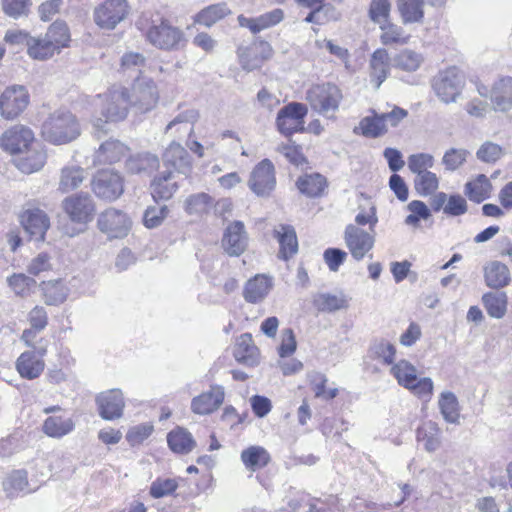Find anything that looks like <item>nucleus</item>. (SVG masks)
Wrapping results in <instances>:
<instances>
[{"instance_id": "4468645a", "label": "nucleus", "mask_w": 512, "mask_h": 512, "mask_svg": "<svg viewBox=\"0 0 512 512\" xmlns=\"http://www.w3.org/2000/svg\"><path fill=\"white\" fill-rule=\"evenodd\" d=\"M271 55V45L263 40L255 41L249 46L238 48L240 65L248 72L260 68L263 62L269 59Z\"/></svg>"}, {"instance_id": "0eeeda50", "label": "nucleus", "mask_w": 512, "mask_h": 512, "mask_svg": "<svg viewBox=\"0 0 512 512\" xmlns=\"http://www.w3.org/2000/svg\"><path fill=\"white\" fill-rule=\"evenodd\" d=\"M130 105L139 113L151 111L157 104L159 94L155 82L147 77H137L132 85Z\"/></svg>"}, {"instance_id": "13d9d810", "label": "nucleus", "mask_w": 512, "mask_h": 512, "mask_svg": "<svg viewBox=\"0 0 512 512\" xmlns=\"http://www.w3.org/2000/svg\"><path fill=\"white\" fill-rule=\"evenodd\" d=\"M9 287L18 296L25 297L29 295L36 281L25 274H13L7 279Z\"/></svg>"}, {"instance_id": "9d476101", "label": "nucleus", "mask_w": 512, "mask_h": 512, "mask_svg": "<svg viewBox=\"0 0 512 512\" xmlns=\"http://www.w3.org/2000/svg\"><path fill=\"white\" fill-rule=\"evenodd\" d=\"M146 38L153 46L171 50L176 49L183 39L182 31L172 26L167 20L153 23L146 32Z\"/></svg>"}, {"instance_id": "f8f14e48", "label": "nucleus", "mask_w": 512, "mask_h": 512, "mask_svg": "<svg viewBox=\"0 0 512 512\" xmlns=\"http://www.w3.org/2000/svg\"><path fill=\"white\" fill-rule=\"evenodd\" d=\"M308 109L306 105L292 102L281 108L278 112L276 125L280 133L289 136L303 129L304 118Z\"/></svg>"}, {"instance_id": "a211bd4d", "label": "nucleus", "mask_w": 512, "mask_h": 512, "mask_svg": "<svg viewBox=\"0 0 512 512\" xmlns=\"http://www.w3.org/2000/svg\"><path fill=\"white\" fill-rule=\"evenodd\" d=\"M99 415L104 420L120 418L125 406L123 394L119 389H111L100 393L96 397Z\"/></svg>"}, {"instance_id": "37998d69", "label": "nucleus", "mask_w": 512, "mask_h": 512, "mask_svg": "<svg viewBox=\"0 0 512 512\" xmlns=\"http://www.w3.org/2000/svg\"><path fill=\"white\" fill-rule=\"evenodd\" d=\"M492 185L484 175H478L473 181L465 184L464 193L473 202L480 203L489 198Z\"/></svg>"}, {"instance_id": "052dcab7", "label": "nucleus", "mask_w": 512, "mask_h": 512, "mask_svg": "<svg viewBox=\"0 0 512 512\" xmlns=\"http://www.w3.org/2000/svg\"><path fill=\"white\" fill-rule=\"evenodd\" d=\"M407 208L411 212L405 219L407 225L417 227L421 219L427 220L431 216L429 208L422 201L413 200Z\"/></svg>"}, {"instance_id": "a878e982", "label": "nucleus", "mask_w": 512, "mask_h": 512, "mask_svg": "<svg viewBox=\"0 0 512 512\" xmlns=\"http://www.w3.org/2000/svg\"><path fill=\"white\" fill-rule=\"evenodd\" d=\"M158 167V157L148 152L132 155L125 162V170L128 174L140 176H149Z\"/></svg>"}, {"instance_id": "9b49d317", "label": "nucleus", "mask_w": 512, "mask_h": 512, "mask_svg": "<svg viewBox=\"0 0 512 512\" xmlns=\"http://www.w3.org/2000/svg\"><path fill=\"white\" fill-rule=\"evenodd\" d=\"M33 131L22 124H16L6 129L0 136V147L10 154H20L34 142Z\"/></svg>"}, {"instance_id": "e2e57ef3", "label": "nucleus", "mask_w": 512, "mask_h": 512, "mask_svg": "<svg viewBox=\"0 0 512 512\" xmlns=\"http://www.w3.org/2000/svg\"><path fill=\"white\" fill-rule=\"evenodd\" d=\"M168 214L169 209L166 205L160 207L150 206L144 212L143 223L149 229L156 228L161 225Z\"/></svg>"}, {"instance_id": "5fc2aeb1", "label": "nucleus", "mask_w": 512, "mask_h": 512, "mask_svg": "<svg viewBox=\"0 0 512 512\" xmlns=\"http://www.w3.org/2000/svg\"><path fill=\"white\" fill-rule=\"evenodd\" d=\"M45 35L52 42L53 46H57V51L68 46L70 42V33L65 22L56 21L50 25Z\"/></svg>"}, {"instance_id": "3c124183", "label": "nucleus", "mask_w": 512, "mask_h": 512, "mask_svg": "<svg viewBox=\"0 0 512 512\" xmlns=\"http://www.w3.org/2000/svg\"><path fill=\"white\" fill-rule=\"evenodd\" d=\"M397 6L403 23L422 21L424 16L423 0H398Z\"/></svg>"}, {"instance_id": "2f4dec72", "label": "nucleus", "mask_w": 512, "mask_h": 512, "mask_svg": "<svg viewBox=\"0 0 512 512\" xmlns=\"http://www.w3.org/2000/svg\"><path fill=\"white\" fill-rule=\"evenodd\" d=\"M442 431L436 422L431 420L423 422L417 429V440L423 443L424 449L429 452H435L441 446Z\"/></svg>"}, {"instance_id": "79ce46f5", "label": "nucleus", "mask_w": 512, "mask_h": 512, "mask_svg": "<svg viewBox=\"0 0 512 512\" xmlns=\"http://www.w3.org/2000/svg\"><path fill=\"white\" fill-rule=\"evenodd\" d=\"M438 407L443 419L451 424H458L460 408L456 395L453 392L445 391L440 394Z\"/></svg>"}, {"instance_id": "338daca9", "label": "nucleus", "mask_w": 512, "mask_h": 512, "mask_svg": "<svg viewBox=\"0 0 512 512\" xmlns=\"http://www.w3.org/2000/svg\"><path fill=\"white\" fill-rule=\"evenodd\" d=\"M146 58L138 52H127L121 58L123 72H140L145 66Z\"/></svg>"}, {"instance_id": "6e6552de", "label": "nucleus", "mask_w": 512, "mask_h": 512, "mask_svg": "<svg viewBox=\"0 0 512 512\" xmlns=\"http://www.w3.org/2000/svg\"><path fill=\"white\" fill-rule=\"evenodd\" d=\"M62 207L70 220L85 226L91 222L96 213V207L90 195L78 193L65 198Z\"/></svg>"}, {"instance_id": "ea45409f", "label": "nucleus", "mask_w": 512, "mask_h": 512, "mask_svg": "<svg viewBox=\"0 0 512 512\" xmlns=\"http://www.w3.org/2000/svg\"><path fill=\"white\" fill-rule=\"evenodd\" d=\"M313 305L319 312L332 313L348 307L344 294L318 293L314 296Z\"/></svg>"}, {"instance_id": "ddd939ff", "label": "nucleus", "mask_w": 512, "mask_h": 512, "mask_svg": "<svg viewBox=\"0 0 512 512\" xmlns=\"http://www.w3.org/2000/svg\"><path fill=\"white\" fill-rule=\"evenodd\" d=\"M92 189L97 197L113 201L124 192L123 178L115 171L106 170L99 172L93 182Z\"/></svg>"}, {"instance_id": "6e6d98bb", "label": "nucleus", "mask_w": 512, "mask_h": 512, "mask_svg": "<svg viewBox=\"0 0 512 512\" xmlns=\"http://www.w3.org/2000/svg\"><path fill=\"white\" fill-rule=\"evenodd\" d=\"M438 185V177L431 171L415 175L414 188L421 196L433 194L437 190Z\"/></svg>"}, {"instance_id": "de8ad7c7", "label": "nucleus", "mask_w": 512, "mask_h": 512, "mask_svg": "<svg viewBox=\"0 0 512 512\" xmlns=\"http://www.w3.org/2000/svg\"><path fill=\"white\" fill-rule=\"evenodd\" d=\"M423 61L422 54L411 49H403L392 58V65L406 72H414Z\"/></svg>"}, {"instance_id": "e433bc0d", "label": "nucleus", "mask_w": 512, "mask_h": 512, "mask_svg": "<svg viewBox=\"0 0 512 512\" xmlns=\"http://www.w3.org/2000/svg\"><path fill=\"white\" fill-rule=\"evenodd\" d=\"M241 461L247 470L255 472L270 462V455L264 447L253 445L241 452Z\"/></svg>"}, {"instance_id": "f704fd0d", "label": "nucleus", "mask_w": 512, "mask_h": 512, "mask_svg": "<svg viewBox=\"0 0 512 512\" xmlns=\"http://www.w3.org/2000/svg\"><path fill=\"white\" fill-rule=\"evenodd\" d=\"M75 423L71 418L63 416H49L42 425V431L51 438L60 439L71 433Z\"/></svg>"}, {"instance_id": "7ed1b4c3", "label": "nucleus", "mask_w": 512, "mask_h": 512, "mask_svg": "<svg viewBox=\"0 0 512 512\" xmlns=\"http://www.w3.org/2000/svg\"><path fill=\"white\" fill-rule=\"evenodd\" d=\"M390 374L397 383L424 401H429L434 384L430 377H418V369L408 360L401 359L390 368Z\"/></svg>"}, {"instance_id": "7c9ffc66", "label": "nucleus", "mask_w": 512, "mask_h": 512, "mask_svg": "<svg viewBox=\"0 0 512 512\" xmlns=\"http://www.w3.org/2000/svg\"><path fill=\"white\" fill-rule=\"evenodd\" d=\"M484 279L491 288H503L511 281L509 268L499 261H491L484 267Z\"/></svg>"}, {"instance_id": "412c9836", "label": "nucleus", "mask_w": 512, "mask_h": 512, "mask_svg": "<svg viewBox=\"0 0 512 512\" xmlns=\"http://www.w3.org/2000/svg\"><path fill=\"white\" fill-rule=\"evenodd\" d=\"M224 389L221 386H212L207 392H204L193 398L191 409L199 415H207L216 411L224 401Z\"/></svg>"}, {"instance_id": "49530a36", "label": "nucleus", "mask_w": 512, "mask_h": 512, "mask_svg": "<svg viewBox=\"0 0 512 512\" xmlns=\"http://www.w3.org/2000/svg\"><path fill=\"white\" fill-rule=\"evenodd\" d=\"M41 289L48 305H58L63 303L68 296V288L62 280H50L42 282Z\"/></svg>"}, {"instance_id": "393cba45", "label": "nucleus", "mask_w": 512, "mask_h": 512, "mask_svg": "<svg viewBox=\"0 0 512 512\" xmlns=\"http://www.w3.org/2000/svg\"><path fill=\"white\" fill-rule=\"evenodd\" d=\"M272 287V277L264 274H257L245 284L243 297L249 303H259L265 299Z\"/></svg>"}, {"instance_id": "423d86ee", "label": "nucleus", "mask_w": 512, "mask_h": 512, "mask_svg": "<svg viewBox=\"0 0 512 512\" xmlns=\"http://www.w3.org/2000/svg\"><path fill=\"white\" fill-rule=\"evenodd\" d=\"M130 13L127 0H105L95 7L93 20L103 30H114Z\"/></svg>"}, {"instance_id": "aec40b11", "label": "nucleus", "mask_w": 512, "mask_h": 512, "mask_svg": "<svg viewBox=\"0 0 512 512\" xmlns=\"http://www.w3.org/2000/svg\"><path fill=\"white\" fill-rule=\"evenodd\" d=\"M21 224L25 231L35 240L42 241L48 228L50 220L47 214L39 208L25 210L20 216Z\"/></svg>"}, {"instance_id": "864d4df0", "label": "nucleus", "mask_w": 512, "mask_h": 512, "mask_svg": "<svg viewBox=\"0 0 512 512\" xmlns=\"http://www.w3.org/2000/svg\"><path fill=\"white\" fill-rule=\"evenodd\" d=\"M213 199L206 193L190 195L185 201V211L190 215H202L210 211Z\"/></svg>"}, {"instance_id": "69168bd1", "label": "nucleus", "mask_w": 512, "mask_h": 512, "mask_svg": "<svg viewBox=\"0 0 512 512\" xmlns=\"http://www.w3.org/2000/svg\"><path fill=\"white\" fill-rule=\"evenodd\" d=\"M468 151L465 149L451 148L447 150L442 158V163L447 170L454 171L466 161Z\"/></svg>"}, {"instance_id": "603ef678", "label": "nucleus", "mask_w": 512, "mask_h": 512, "mask_svg": "<svg viewBox=\"0 0 512 512\" xmlns=\"http://www.w3.org/2000/svg\"><path fill=\"white\" fill-rule=\"evenodd\" d=\"M380 28V41L383 45H406L410 41V35L396 24L388 23L381 25Z\"/></svg>"}, {"instance_id": "1a4fd4ad", "label": "nucleus", "mask_w": 512, "mask_h": 512, "mask_svg": "<svg viewBox=\"0 0 512 512\" xmlns=\"http://www.w3.org/2000/svg\"><path fill=\"white\" fill-rule=\"evenodd\" d=\"M29 94L25 87H7L0 95V115L5 120H14L28 106Z\"/></svg>"}, {"instance_id": "4d7b16f0", "label": "nucleus", "mask_w": 512, "mask_h": 512, "mask_svg": "<svg viewBox=\"0 0 512 512\" xmlns=\"http://www.w3.org/2000/svg\"><path fill=\"white\" fill-rule=\"evenodd\" d=\"M483 302L487 313L491 317L500 319L505 315L507 309V300L505 294H485L483 296Z\"/></svg>"}, {"instance_id": "c9c22d12", "label": "nucleus", "mask_w": 512, "mask_h": 512, "mask_svg": "<svg viewBox=\"0 0 512 512\" xmlns=\"http://www.w3.org/2000/svg\"><path fill=\"white\" fill-rule=\"evenodd\" d=\"M27 54L34 60L44 61L52 58L54 54H59V52L57 46H53L49 38L44 35L28 39Z\"/></svg>"}, {"instance_id": "5701e85b", "label": "nucleus", "mask_w": 512, "mask_h": 512, "mask_svg": "<svg viewBox=\"0 0 512 512\" xmlns=\"http://www.w3.org/2000/svg\"><path fill=\"white\" fill-rule=\"evenodd\" d=\"M129 151L127 145L116 139L103 142L93 154V165H106L118 162Z\"/></svg>"}, {"instance_id": "09e8293b", "label": "nucleus", "mask_w": 512, "mask_h": 512, "mask_svg": "<svg viewBox=\"0 0 512 512\" xmlns=\"http://www.w3.org/2000/svg\"><path fill=\"white\" fill-rule=\"evenodd\" d=\"M372 116L364 117L359 123V129L365 137L377 138L387 133V124L384 123V119L381 113L372 112Z\"/></svg>"}, {"instance_id": "473e14b6", "label": "nucleus", "mask_w": 512, "mask_h": 512, "mask_svg": "<svg viewBox=\"0 0 512 512\" xmlns=\"http://www.w3.org/2000/svg\"><path fill=\"white\" fill-rule=\"evenodd\" d=\"M86 179L85 170L78 165L64 166L60 171L58 190L62 193L73 191L80 187Z\"/></svg>"}, {"instance_id": "680f3d73", "label": "nucleus", "mask_w": 512, "mask_h": 512, "mask_svg": "<svg viewBox=\"0 0 512 512\" xmlns=\"http://www.w3.org/2000/svg\"><path fill=\"white\" fill-rule=\"evenodd\" d=\"M434 162V157L431 154H412L408 157V168L413 174L417 175L428 172L434 166Z\"/></svg>"}, {"instance_id": "0e129e2a", "label": "nucleus", "mask_w": 512, "mask_h": 512, "mask_svg": "<svg viewBox=\"0 0 512 512\" xmlns=\"http://www.w3.org/2000/svg\"><path fill=\"white\" fill-rule=\"evenodd\" d=\"M373 354L387 365H393L396 355L395 346L388 340L381 339L372 346Z\"/></svg>"}, {"instance_id": "f03ea898", "label": "nucleus", "mask_w": 512, "mask_h": 512, "mask_svg": "<svg viewBox=\"0 0 512 512\" xmlns=\"http://www.w3.org/2000/svg\"><path fill=\"white\" fill-rule=\"evenodd\" d=\"M99 99L101 116H94L93 127L96 131L106 132L105 126L108 123L122 121L126 118L130 106L129 91L125 87H114L99 96Z\"/></svg>"}, {"instance_id": "f257e3e1", "label": "nucleus", "mask_w": 512, "mask_h": 512, "mask_svg": "<svg viewBox=\"0 0 512 512\" xmlns=\"http://www.w3.org/2000/svg\"><path fill=\"white\" fill-rule=\"evenodd\" d=\"M81 134L80 124L70 111L59 109L51 113L43 122L42 137L55 145L67 144Z\"/></svg>"}, {"instance_id": "4c0bfd02", "label": "nucleus", "mask_w": 512, "mask_h": 512, "mask_svg": "<svg viewBox=\"0 0 512 512\" xmlns=\"http://www.w3.org/2000/svg\"><path fill=\"white\" fill-rule=\"evenodd\" d=\"M275 237L280 244V255L284 260L289 259L298 251V241L294 229L291 226L280 225L274 230Z\"/></svg>"}, {"instance_id": "8fccbe9b", "label": "nucleus", "mask_w": 512, "mask_h": 512, "mask_svg": "<svg viewBox=\"0 0 512 512\" xmlns=\"http://www.w3.org/2000/svg\"><path fill=\"white\" fill-rule=\"evenodd\" d=\"M296 184L301 193L309 197H317L323 193L326 187V179L318 173L307 174L300 177Z\"/></svg>"}, {"instance_id": "2eb2a0df", "label": "nucleus", "mask_w": 512, "mask_h": 512, "mask_svg": "<svg viewBox=\"0 0 512 512\" xmlns=\"http://www.w3.org/2000/svg\"><path fill=\"white\" fill-rule=\"evenodd\" d=\"M344 240L352 257L356 261L362 260L374 246V236L365 230L349 224L344 232Z\"/></svg>"}, {"instance_id": "c756f323", "label": "nucleus", "mask_w": 512, "mask_h": 512, "mask_svg": "<svg viewBox=\"0 0 512 512\" xmlns=\"http://www.w3.org/2000/svg\"><path fill=\"white\" fill-rule=\"evenodd\" d=\"M490 99L494 109L498 111H508L512 108V77H505L495 82L491 92Z\"/></svg>"}, {"instance_id": "72a5a7b5", "label": "nucleus", "mask_w": 512, "mask_h": 512, "mask_svg": "<svg viewBox=\"0 0 512 512\" xmlns=\"http://www.w3.org/2000/svg\"><path fill=\"white\" fill-rule=\"evenodd\" d=\"M44 366V361L32 351L23 352L16 363L17 371L26 379L37 378L44 370Z\"/></svg>"}, {"instance_id": "bb28decb", "label": "nucleus", "mask_w": 512, "mask_h": 512, "mask_svg": "<svg viewBox=\"0 0 512 512\" xmlns=\"http://www.w3.org/2000/svg\"><path fill=\"white\" fill-rule=\"evenodd\" d=\"M177 175L174 172L167 171L156 176L150 185L151 195L154 200H169L178 190Z\"/></svg>"}, {"instance_id": "b1692460", "label": "nucleus", "mask_w": 512, "mask_h": 512, "mask_svg": "<svg viewBox=\"0 0 512 512\" xmlns=\"http://www.w3.org/2000/svg\"><path fill=\"white\" fill-rule=\"evenodd\" d=\"M392 59L384 48L376 49L370 58V81L376 89L387 79Z\"/></svg>"}, {"instance_id": "a19ab883", "label": "nucleus", "mask_w": 512, "mask_h": 512, "mask_svg": "<svg viewBox=\"0 0 512 512\" xmlns=\"http://www.w3.org/2000/svg\"><path fill=\"white\" fill-rule=\"evenodd\" d=\"M167 442L169 448L179 454L189 453L196 445L191 433L184 428H176L169 432Z\"/></svg>"}, {"instance_id": "c85d7f7f", "label": "nucleus", "mask_w": 512, "mask_h": 512, "mask_svg": "<svg viewBox=\"0 0 512 512\" xmlns=\"http://www.w3.org/2000/svg\"><path fill=\"white\" fill-rule=\"evenodd\" d=\"M2 488L7 497L13 498L21 493L28 494L35 490L30 488L28 472L25 469H16L9 472L2 481Z\"/></svg>"}, {"instance_id": "6ab92c4d", "label": "nucleus", "mask_w": 512, "mask_h": 512, "mask_svg": "<svg viewBox=\"0 0 512 512\" xmlns=\"http://www.w3.org/2000/svg\"><path fill=\"white\" fill-rule=\"evenodd\" d=\"M248 235L245 226L241 221H234L225 230L222 246L224 251L230 256H239L247 248Z\"/></svg>"}, {"instance_id": "a18cd8bd", "label": "nucleus", "mask_w": 512, "mask_h": 512, "mask_svg": "<svg viewBox=\"0 0 512 512\" xmlns=\"http://www.w3.org/2000/svg\"><path fill=\"white\" fill-rule=\"evenodd\" d=\"M231 13L226 3L210 5L195 15L194 22L205 27H211Z\"/></svg>"}, {"instance_id": "39448f33", "label": "nucleus", "mask_w": 512, "mask_h": 512, "mask_svg": "<svg viewBox=\"0 0 512 512\" xmlns=\"http://www.w3.org/2000/svg\"><path fill=\"white\" fill-rule=\"evenodd\" d=\"M464 86V76L456 67L439 72L432 82L434 93L445 104L455 103Z\"/></svg>"}, {"instance_id": "bf43d9fd", "label": "nucleus", "mask_w": 512, "mask_h": 512, "mask_svg": "<svg viewBox=\"0 0 512 512\" xmlns=\"http://www.w3.org/2000/svg\"><path fill=\"white\" fill-rule=\"evenodd\" d=\"M178 488V482L172 478H157L151 483L149 493L155 498H163L173 494Z\"/></svg>"}, {"instance_id": "774afa93", "label": "nucleus", "mask_w": 512, "mask_h": 512, "mask_svg": "<svg viewBox=\"0 0 512 512\" xmlns=\"http://www.w3.org/2000/svg\"><path fill=\"white\" fill-rule=\"evenodd\" d=\"M30 6V0H2L3 11L13 18L27 15Z\"/></svg>"}, {"instance_id": "20e7f679", "label": "nucleus", "mask_w": 512, "mask_h": 512, "mask_svg": "<svg viewBox=\"0 0 512 512\" xmlns=\"http://www.w3.org/2000/svg\"><path fill=\"white\" fill-rule=\"evenodd\" d=\"M342 98L341 90L333 83L317 84L306 92V100L311 108L322 115L337 111Z\"/></svg>"}, {"instance_id": "dca6fc26", "label": "nucleus", "mask_w": 512, "mask_h": 512, "mask_svg": "<svg viewBox=\"0 0 512 512\" xmlns=\"http://www.w3.org/2000/svg\"><path fill=\"white\" fill-rule=\"evenodd\" d=\"M98 228L111 238H121L128 234L131 222L120 210L107 209L99 215Z\"/></svg>"}, {"instance_id": "58836bf2", "label": "nucleus", "mask_w": 512, "mask_h": 512, "mask_svg": "<svg viewBox=\"0 0 512 512\" xmlns=\"http://www.w3.org/2000/svg\"><path fill=\"white\" fill-rule=\"evenodd\" d=\"M258 349L253 344L250 334H242L236 342L234 348V357L239 363L254 365L257 363Z\"/></svg>"}, {"instance_id": "cd10ccee", "label": "nucleus", "mask_w": 512, "mask_h": 512, "mask_svg": "<svg viewBox=\"0 0 512 512\" xmlns=\"http://www.w3.org/2000/svg\"><path fill=\"white\" fill-rule=\"evenodd\" d=\"M163 161L166 165L173 167L182 174L191 170V157L186 149L179 143L172 141L163 154Z\"/></svg>"}, {"instance_id": "c03bdc74", "label": "nucleus", "mask_w": 512, "mask_h": 512, "mask_svg": "<svg viewBox=\"0 0 512 512\" xmlns=\"http://www.w3.org/2000/svg\"><path fill=\"white\" fill-rule=\"evenodd\" d=\"M25 156L16 160L17 168L25 174H30L39 171L46 162V154L41 149H31L30 147L25 150Z\"/></svg>"}, {"instance_id": "4be33fe9", "label": "nucleus", "mask_w": 512, "mask_h": 512, "mask_svg": "<svg viewBox=\"0 0 512 512\" xmlns=\"http://www.w3.org/2000/svg\"><path fill=\"white\" fill-rule=\"evenodd\" d=\"M199 119V112L195 109H187L180 112L166 126V133L178 139L189 137L194 131V125Z\"/></svg>"}, {"instance_id": "f3484780", "label": "nucleus", "mask_w": 512, "mask_h": 512, "mask_svg": "<svg viewBox=\"0 0 512 512\" xmlns=\"http://www.w3.org/2000/svg\"><path fill=\"white\" fill-rule=\"evenodd\" d=\"M274 166L270 160H262L251 172L249 188L258 196L268 195L275 187Z\"/></svg>"}]
</instances>
